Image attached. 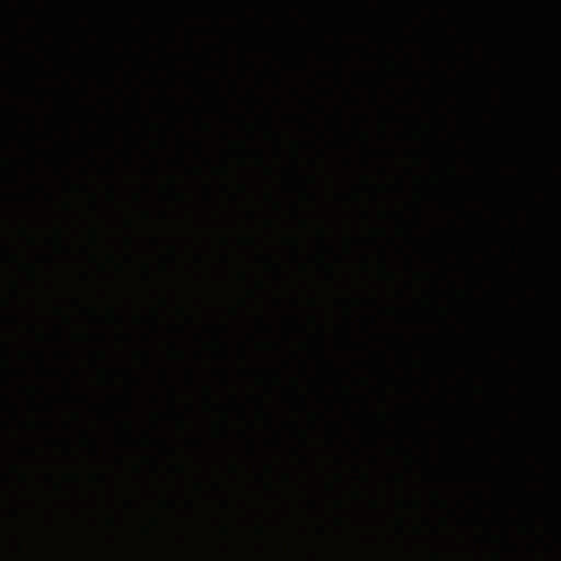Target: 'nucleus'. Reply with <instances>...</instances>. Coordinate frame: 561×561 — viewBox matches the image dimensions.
Listing matches in <instances>:
<instances>
[{"label":"nucleus","instance_id":"1","mask_svg":"<svg viewBox=\"0 0 561 561\" xmlns=\"http://www.w3.org/2000/svg\"><path fill=\"white\" fill-rule=\"evenodd\" d=\"M0 250H1V253H2V255H3V257H4L5 260H11V259H12V255H11V253H10V249H9V247L7 245V243H4V242L2 241V239H0Z\"/></svg>","mask_w":561,"mask_h":561},{"label":"nucleus","instance_id":"2","mask_svg":"<svg viewBox=\"0 0 561 561\" xmlns=\"http://www.w3.org/2000/svg\"><path fill=\"white\" fill-rule=\"evenodd\" d=\"M8 425L5 422L0 421V430H7Z\"/></svg>","mask_w":561,"mask_h":561},{"label":"nucleus","instance_id":"3","mask_svg":"<svg viewBox=\"0 0 561 561\" xmlns=\"http://www.w3.org/2000/svg\"><path fill=\"white\" fill-rule=\"evenodd\" d=\"M1 478H2V480H3L4 482H7V481H8V476H7V474H1Z\"/></svg>","mask_w":561,"mask_h":561},{"label":"nucleus","instance_id":"4","mask_svg":"<svg viewBox=\"0 0 561 561\" xmlns=\"http://www.w3.org/2000/svg\"><path fill=\"white\" fill-rule=\"evenodd\" d=\"M3 458V449L0 447V460Z\"/></svg>","mask_w":561,"mask_h":561},{"label":"nucleus","instance_id":"5","mask_svg":"<svg viewBox=\"0 0 561 561\" xmlns=\"http://www.w3.org/2000/svg\"><path fill=\"white\" fill-rule=\"evenodd\" d=\"M2 274V266L0 265V275Z\"/></svg>","mask_w":561,"mask_h":561}]
</instances>
